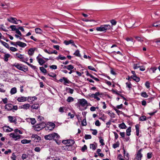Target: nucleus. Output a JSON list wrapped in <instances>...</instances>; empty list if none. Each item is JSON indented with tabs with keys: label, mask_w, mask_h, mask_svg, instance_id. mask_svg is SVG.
Masks as SVG:
<instances>
[{
	"label": "nucleus",
	"mask_w": 160,
	"mask_h": 160,
	"mask_svg": "<svg viewBox=\"0 0 160 160\" xmlns=\"http://www.w3.org/2000/svg\"><path fill=\"white\" fill-rule=\"evenodd\" d=\"M16 55L17 57L20 59V61L22 62L26 63V62H27L26 61L28 60V58H25L23 55H22L18 53H16Z\"/></svg>",
	"instance_id": "3"
},
{
	"label": "nucleus",
	"mask_w": 160,
	"mask_h": 160,
	"mask_svg": "<svg viewBox=\"0 0 160 160\" xmlns=\"http://www.w3.org/2000/svg\"><path fill=\"white\" fill-rule=\"evenodd\" d=\"M44 128H45V129L46 131H52L53 129L52 128L50 127L48 125H47L45 126L44 125Z\"/></svg>",
	"instance_id": "25"
},
{
	"label": "nucleus",
	"mask_w": 160,
	"mask_h": 160,
	"mask_svg": "<svg viewBox=\"0 0 160 160\" xmlns=\"http://www.w3.org/2000/svg\"><path fill=\"white\" fill-rule=\"evenodd\" d=\"M3 130L7 132H10L11 131H13V129L11 128H9V129L8 128H6V127H3Z\"/></svg>",
	"instance_id": "30"
},
{
	"label": "nucleus",
	"mask_w": 160,
	"mask_h": 160,
	"mask_svg": "<svg viewBox=\"0 0 160 160\" xmlns=\"http://www.w3.org/2000/svg\"><path fill=\"white\" fill-rule=\"evenodd\" d=\"M78 102L83 107L87 105L88 104L87 101L85 99L83 98L78 100Z\"/></svg>",
	"instance_id": "6"
},
{
	"label": "nucleus",
	"mask_w": 160,
	"mask_h": 160,
	"mask_svg": "<svg viewBox=\"0 0 160 160\" xmlns=\"http://www.w3.org/2000/svg\"><path fill=\"white\" fill-rule=\"evenodd\" d=\"M126 40L128 42H130L132 44H133L134 42L133 41V39H132V38H126Z\"/></svg>",
	"instance_id": "44"
},
{
	"label": "nucleus",
	"mask_w": 160,
	"mask_h": 160,
	"mask_svg": "<svg viewBox=\"0 0 160 160\" xmlns=\"http://www.w3.org/2000/svg\"><path fill=\"white\" fill-rule=\"evenodd\" d=\"M48 125H49L50 127L54 129L55 127V125L54 123L52 122H49V124H48Z\"/></svg>",
	"instance_id": "45"
},
{
	"label": "nucleus",
	"mask_w": 160,
	"mask_h": 160,
	"mask_svg": "<svg viewBox=\"0 0 160 160\" xmlns=\"http://www.w3.org/2000/svg\"><path fill=\"white\" fill-rule=\"evenodd\" d=\"M67 90H68V92L71 94L73 93V91H74V90L73 89H71L70 88H68Z\"/></svg>",
	"instance_id": "58"
},
{
	"label": "nucleus",
	"mask_w": 160,
	"mask_h": 160,
	"mask_svg": "<svg viewBox=\"0 0 160 160\" xmlns=\"http://www.w3.org/2000/svg\"><path fill=\"white\" fill-rule=\"evenodd\" d=\"M127 87H128L129 88H131L132 84L130 82H127L126 83Z\"/></svg>",
	"instance_id": "57"
},
{
	"label": "nucleus",
	"mask_w": 160,
	"mask_h": 160,
	"mask_svg": "<svg viewBox=\"0 0 160 160\" xmlns=\"http://www.w3.org/2000/svg\"><path fill=\"white\" fill-rule=\"evenodd\" d=\"M31 142V140H28L27 139H23L21 141V142L23 144L29 143Z\"/></svg>",
	"instance_id": "35"
},
{
	"label": "nucleus",
	"mask_w": 160,
	"mask_h": 160,
	"mask_svg": "<svg viewBox=\"0 0 160 160\" xmlns=\"http://www.w3.org/2000/svg\"><path fill=\"white\" fill-rule=\"evenodd\" d=\"M32 140L34 142H37L40 140L41 138L38 135L35 134H33L31 136Z\"/></svg>",
	"instance_id": "7"
},
{
	"label": "nucleus",
	"mask_w": 160,
	"mask_h": 160,
	"mask_svg": "<svg viewBox=\"0 0 160 160\" xmlns=\"http://www.w3.org/2000/svg\"><path fill=\"white\" fill-rule=\"evenodd\" d=\"M0 6H1L2 7H4L3 8L4 9L7 8L8 7V6L7 5V4L6 3H0Z\"/></svg>",
	"instance_id": "55"
},
{
	"label": "nucleus",
	"mask_w": 160,
	"mask_h": 160,
	"mask_svg": "<svg viewBox=\"0 0 160 160\" xmlns=\"http://www.w3.org/2000/svg\"><path fill=\"white\" fill-rule=\"evenodd\" d=\"M90 148L92 149L93 150H94L96 149V147L93 144H90Z\"/></svg>",
	"instance_id": "48"
},
{
	"label": "nucleus",
	"mask_w": 160,
	"mask_h": 160,
	"mask_svg": "<svg viewBox=\"0 0 160 160\" xmlns=\"http://www.w3.org/2000/svg\"><path fill=\"white\" fill-rule=\"evenodd\" d=\"M64 43L66 45H68L70 44H73L74 41L72 40H70L69 41L66 40L64 41Z\"/></svg>",
	"instance_id": "31"
},
{
	"label": "nucleus",
	"mask_w": 160,
	"mask_h": 160,
	"mask_svg": "<svg viewBox=\"0 0 160 160\" xmlns=\"http://www.w3.org/2000/svg\"><path fill=\"white\" fill-rule=\"evenodd\" d=\"M68 145L71 146H72L75 143L74 140L72 139H68Z\"/></svg>",
	"instance_id": "28"
},
{
	"label": "nucleus",
	"mask_w": 160,
	"mask_h": 160,
	"mask_svg": "<svg viewBox=\"0 0 160 160\" xmlns=\"http://www.w3.org/2000/svg\"><path fill=\"white\" fill-rule=\"evenodd\" d=\"M131 131V127H129L126 130V133L127 135L129 136L131 135L130 132Z\"/></svg>",
	"instance_id": "33"
},
{
	"label": "nucleus",
	"mask_w": 160,
	"mask_h": 160,
	"mask_svg": "<svg viewBox=\"0 0 160 160\" xmlns=\"http://www.w3.org/2000/svg\"><path fill=\"white\" fill-rule=\"evenodd\" d=\"M52 139H54L56 142L59 145L60 143V141L58 140L60 137L59 135L56 133H52Z\"/></svg>",
	"instance_id": "2"
},
{
	"label": "nucleus",
	"mask_w": 160,
	"mask_h": 160,
	"mask_svg": "<svg viewBox=\"0 0 160 160\" xmlns=\"http://www.w3.org/2000/svg\"><path fill=\"white\" fill-rule=\"evenodd\" d=\"M35 49L33 48H31L29 49L28 53L29 55H32L34 52Z\"/></svg>",
	"instance_id": "26"
},
{
	"label": "nucleus",
	"mask_w": 160,
	"mask_h": 160,
	"mask_svg": "<svg viewBox=\"0 0 160 160\" xmlns=\"http://www.w3.org/2000/svg\"><path fill=\"white\" fill-rule=\"evenodd\" d=\"M109 115L112 118H114L115 117V114L113 113H110V112H108Z\"/></svg>",
	"instance_id": "62"
},
{
	"label": "nucleus",
	"mask_w": 160,
	"mask_h": 160,
	"mask_svg": "<svg viewBox=\"0 0 160 160\" xmlns=\"http://www.w3.org/2000/svg\"><path fill=\"white\" fill-rule=\"evenodd\" d=\"M16 47H17V46H18L22 48H24L27 46V44L26 43L20 41L16 42Z\"/></svg>",
	"instance_id": "14"
},
{
	"label": "nucleus",
	"mask_w": 160,
	"mask_h": 160,
	"mask_svg": "<svg viewBox=\"0 0 160 160\" xmlns=\"http://www.w3.org/2000/svg\"><path fill=\"white\" fill-rule=\"evenodd\" d=\"M28 100L27 97L21 96L18 98L17 100L19 102H24Z\"/></svg>",
	"instance_id": "11"
},
{
	"label": "nucleus",
	"mask_w": 160,
	"mask_h": 160,
	"mask_svg": "<svg viewBox=\"0 0 160 160\" xmlns=\"http://www.w3.org/2000/svg\"><path fill=\"white\" fill-rule=\"evenodd\" d=\"M10 50L12 52H16L18 51V49L13 47H11L10 48Z\"/></svg>",
	"instance_id": "51"
},
{
	"label": "nucleus",
	"mask_w": 160,
	"mask_h": 160,
	"mask_svg": "<svg viewBox=\"0 0 160 160\" xmlns=\"http://www.w3.org/2000/svg\"><path fill=\"white\" fill-rule=\"evenodd\" d=\"M40 71L43 73H46L47 72V70L45 69L43 67H40Z\"/></svg>",
	"instance_id": "42"
},
{
	"label": "nucleus",
	"mask_w": 160,
	"mask_h": 160,
	"mask_svg": "<svg viewBox=\"0 0 160 160\" xmlns=\"http://www.w3.org/2000/svg\"><path fill=\"white\" fill-rule=\"evenodd\" d=\"M10 55L9 54L7 53L4 54L3 59L5 62H7L8 60V58L10 57Z\"/></svg>",
	"instance_id": "23"
},
{
	"label": "nucleus",
	"mask_w": 160,
	"mask_h": 160,
	"mask_svg": "<svg viewBox=\"0 0 160 160\" xmlns=\"http://www.w3.org/2000/svg\"><path fill=\"white\" fill-rule=\"evenodd\" d=\"M36 58L38 63L40 65H42L45 63V61L42 58H39L38 56Z\"/></svg>",
	"instance_id": "18"
},
{
	"label": "nucleus",
	"mask_w": 160,
	"mask_h": 160,
	"mask_svg": "<svg viewBox=\"0 0 160 160\" xmlns=\"http://www.w3.org/2000/svg\"><path fill=\"white\" fill-rule=\"evenodd\" d=\"M111 28V26L109 24H105L101 25L100 27H97L96 30L98 31L104 32L109 30Z\"/></svg>",
	"instance_id": "1"
},
{
	"label": "nucleus",
	"mask_w": 160,
	"mask_h": 160,
	"mask_svg": "<svg viewBox=\"0 0 160 160\" xmlns=\"http://www.w3.org/2000/svg\"><path fill=\"white\" fill-rule=\"evenodd\" d=\"M10 136L11 137L15 139V140L19 139L20 138V135H16L13 133H11L10 134Z\"/></svg>",
	"instance_id": "17"
},
{
	"label": "nucleus",
	"mask_w": 160,
	"mask_h": 160,
	"mask_svg": "<svg viewBox=\"0 0 160 160\" xmlns=\"http://www.w3.org/2000/svg\"><path fill=\"white\" fill-rule=\"evenodd\" d=\"M52 133L44 136V138L46 140H51L52 139Z\"/></svg>",
	"instance_id": "20"
},
{
	"label": "nucleus",
	"mask_w": 160,
	"mask_h": 160,
	"mask_svg": "<svg viewBox=\"0 0 160 160\" xmlns=\"http://www.w3.org/2000/svg\"><path fill=\"white\" fill-rule=\"evenodd\" d=\"M39 107V105L38 103H36L31 106V108L32 109H37Z\"/></svg>",
	"instance_id": "19"
},
{
	"label": "nucleus",
	"mask_w": 160,
	"mask_h": 160,
	"mask_svg": "<svg viewBox=\"0 0 160 160\" xmlns=\"http://www.w3.org/2000/svg\"><path fill=\"white\" fill-rule=\"evenodd\" d=\"M17 92V88L15 87H14L11 88L10 93L11 95H13L16 93Z\"/></svg>",
	"instance_id": "24"
},
{
	"label": "nucleus",
	"mask_w": 160,
	"mask_h": 160,
	"mask_svg": "<svg viewBox=\"0 0 160 160\" xmlns=\"http://www.w3.org/2000/svg\"><path fill=\"white\" fill-rule=\"evenodd\" d=\"M82 125L83 126H85L87 125V123L86 122V119H84L82 121Z\"/></svg>",
	"instance_id": "60"
},
{
	"label": "nucleus",
	"mask_w": 160,
	"mask_h": 160,
	"mask_svg": "<svg viewBox=\"0 0 160 160\" xmlns=\"http://www.w3.org/2000/svg\"><path fill=\"white\" fill-rule=\"evenodd\" d=\"M92 138V137L90 135L86 134L85 135L84 138L85 139H90Z\"/></svg>",
	"instance_id": "52"
},
{
	"label": "nucleus",
	"mask_w": 160,
	"mask_h": 160,
	"mask_svg": "<svg viewBox=\"0 0 160 160\" xmlns=\"http://www.w3.org/2000/svg\"><path fill=\"white\" fill-rule=\"evenodd\" d=\"M44 128V125L43 123H40L35 125L34 127V129L35 130L37 131H39Z\"/></svg>",
	"instance_id": "4"
},
{
	"label": "nucleus",
	"mask_w": 160,
	"mask_h": 160,
	"mask_svg": "<svg viewBox=\"0 0 160 160\" xmlns=\"http://www.w3.org/2000/svg\"><path fill=\"white\" fill-rule=\"evenodd\" d=\"M139 63L134 64L133 65V68L134 69H137L138 68L140 67V66H139Z\"/></svg>",
	"instance_id": "49"
},
{
	"label": "nucleus",
	"mask_w": 160,
	"mask_h": 160,
	"mask_svg": "<svg viewBox=\"0 0 160 160\" xmlns=\"http://www.w3.org/2000/svg\"><path fill=\"white\" fill-rule=\"evenodd\" d=\"M20 36H22V34L21 32L19 31L18 28H17L15 31Z\"/></svg>",
	"instance_id": "63"
},
{
	"label": "nucleus",
	"mask_w": 160,
	"mask_h": 160,
	"mask_svg": "<svg viewBox=\"0 0 160 160\" xmlns=\"http://www.w3.org/2000/svg\"><path fill=\"white\" fill-rule=\"evenodd\" d=\"M64 149L65 150L71 151L72 149V146L67 145L63 147Z\"/></svg>",
	"instance_id": "22"
},
{
	"label": "nucleus",
	"mask_w": 160,
	"mask_h": 160,
	"mask_svg": "<svg viewBox=\"0 0 160 160\" xmlns=\"http://www.w3.org/2000/svg\"><path fill=\"white\" fill-rule=\"evenodd\" d=\"M91 131H92L93 132H92V133L93 135H96L97 133V131L96 129H90Z\"/></svg>",
	"instance_id": "53"
},
{
	"label": "nucleus",
	"mask_w": 160,
	"mask_h": 160,
	"mask_svg": "<svg viewBox=\"0 0 160 160\" xmlns=\"http://www.w3.org/2000/svg\"><path fill=\"white\" fill-rule=\"evenodd\" d=\"M12 66H15L18 69H19L20 70H22V64H19L18 63H15L13 64H12Z\"/></svg>",
	"instance_id": "15"
},
{
	"label": "nucleus",
	"mask_w": 160,
	"mask_h": 160,
	"mask_svg": "<svg viewBox=\"0 0 160 160\" xmlns=\"http://www.w3.org/2000/svg\"><path fill=\"white\" fill-rule=\"evenodd\" d=\"M130 78L134 80L137 82H139L140 80V78L138 77H137L136 75L131 76Z\"/></svg>",
	"instance_id": "21"
},
{
	"label": "nucleus",
	"mask_w": 160,
	"mask_h": 160,
	"mask_svg": "<svg viewBox=\"0 0 160 160\" xmlns=\"http://www.w3.org/2000/svg\"><path fill=\"white\" fill-rule=\"evenodd\" d=\"M35 32L37 33L41 34L42 31L40 28H37L35 29Z\"/></svg>",
	"instance_id": "34"
},
{
	"label": "nucleus",
	"mask_w": 160,
	"mask_h": 160,
	"mask_svg": "<svg viewBox=\"0 0 160 160\" xmlns=\"http://www.w3.org/2000/svg\"><path fill=\"white\" fill-rule=\"evenodd\" d=\"M73 54L77 57H81V55L80 54L79 51L78 50H76V52L74 53Z\"/></svg>",
	"instance_id": "40"
},
{
	"label": "nucleus",
	"mask_w": 160,
	"mask_h": 160,
	"mask_svg": "<svg viewBox=\"0 0 160 160\" xmlns=\"http://www.w3.org/2000/svg\"><path fill=\"white\" fill-rule=\"evenodd\" d=\"M8 119L9 121L11 123H16L17 119L15 117L11 116H8Z\"/></svg>",
	"instance_id": "10"
},
{
	"label": "nucleus",
	"mask_w": 160,
	"mask_h": 160,
	"mask_svg": "<svg viewBox=\"0 0 160 160\" xmlns=\"http://www.w3.org/2000/svg\"><path fill=\"white\" fill-rule=\"evenodd\" d=\"M65 108L64 107H60L59 109V112H64V109H65Z\"/></svg>",
	"instance_id": "56"
},
{
	"label": "nucleus",
	"mask_w": 160,
	"mask_h": 160,
	"mask_svg": "<svg viewBox=\"0 0 160 160\" xmlns=\"http://www.w3.org/2000/svg\"><path fill=\"white\" fill-rule=\"evenodd\" d=\"M88 68L90 70L96 71V70L95 68H94V67H93L92 66H89L88 67Z\"/></svg>",
	"instance_id": "59"
},
{
	"label": "nucleus",
	"mask_w": 160,
	"mask_h": 160,
	"mask_svg": "<svg viewBox=\"0 0 160 160\" xmlns=\"http://www.w3.org/2000/svg\"><path fill=\"white\" fill-rule=\"evenodd\" d=\"M141 95L142 97L144 98H147L148 96V95H147V93L145 92H142L141 93Z\"/></svg>",
	"instance_id": "46"
},
{
	"label": "nucleus",
	"mask_w": 160,
	"mask_h": 160,
	"mask_svg": "<svg viewBox=\"0 0 160 160\" xmlns=\"http://www.w3.org/2000/svg\"><path fill=\"white\" fill-rule=\"evenodd\" d=\"M12 105L11 103L6 104L5 106V108L8 111L12 110Z\"/></svg>",
	"instance_id": "13"
},
{
	"label": "nucleus",
	"mask_w": 160,
	"mask_h": 160,
	"mask_svg": "<svg viewBox=\"0 0 160 160\" xmlns=\"http://www.w3.org/2000/svg\"><path fill=\"white\" fill-rule=\"evenodd\" d=\"M100 94L99 92H97L95 94H91L90 96L91 98H93L94 99H96L98 101H99L100 100V98L98 96L100 95Z\"/></svg>",
	"instance_id": "8"
},
{
	"label": "nucleus",
	"mask_w": 160,
	"mask_h": 160,
	"mask_svg": "<svg viewBox=\"0 0 160 160\" xmlns=\"http://www.w3.org/2000/svg\"><path fill=\"white\" fill-rule=\"evenodd\" d=\"M0 42H1V43L5 47H6L7 48H9V46L8 43L2 40H1Z\"/></svg>",
	"instance_id": "29"
},
{
	"label": "nucleus",
	"mask_w": 160,
	"mask_h": 160,
	"mask_svg": "<svg viewBox=\"0 0 160 160\" xmlns=\"http://www.w3.org/2000/svg\"><path fill=\"white\" fill-rule=\"evenodd\" d=\"M140 119L141 121H145L146 120V117L145 116H143L140 118Z\"/></svg>",
	"instance_id": "61"
},
{
	"label": "nucleus",
	"mask_w": 160,
	"mask_h": 160,
	"mask_svg": "<svg viewBox=\"0 0 160 160\" xmlns=\"http://www.w3.org/2000/svg\"><path fill=\"white\" fill-rule=\"evenodd\" d=\"M59 81L61 82H62L63 81H64V84L66 85V83H69L70 82L68 80L67 78L63 77L62 78H61L59 80Z\"/></svg>",
	"instance_id": "16"
},
{
	"label": "nucleus",
	"mask_w": 160,
	"mask_h": 160,
	"mask_svg": "<svg viewBox=\"0 0 160 160\" xmlns=\"http://www.w3.org/2000/svg\"><path fill=\"white\" fill-rule=\"evenodd\" d=\"M118 125V127L121 129H125L127 128L124 122H122Z\"/></svg>",
	"instance_id": "32"
},
{
	"label": "nucleus",
	"mask_w": 160,
	"mask_h": 160,
	"mask_svg": "<svg viewBox=\"0 0 160 160\" xmlns=\"http://www.w3.org/2000/svg\"><path fill=\"white\" fill-rule=\"evenodd\" d=\"M23 67L22 66V70H21L22 71H23L24 72H26L28 70V67L27 66H25L23 65Z\"/></svg>",
	"instance_id": "50"
},
{
	"label": "nucleus",
	"mask_w": 160,
	"mask_h": 160,
	"mask_svg": "<svg viewBox=\"0 0 160 160\" xmlns=\"http://www.w3.org/2000/svg\"><path fill=\"white\" fill-rule=\"evenodd\" d=\"M66 101L67 102H73L74 101V99L72 97L69 96L68 97Z\"/></svg>",
	"instance_id": "37"
},
{
	"label": "nucleus",
	"mask_w": 160,
	"mask_h": 160,
	"mask_svg": "<svg viewBox=\"0 0 160 160\" xmlns=\"http://www.w3.org/2000/svg\"><path fill=\"white\" fill-rule=\"evenodd\" d=\"M73 68L74 67L71 65H69L68 66L67 69L68 70H71L72 69H73Z\"/></svg>",
	"instance_id": "54"
},
{
	"label": "nucleus",
	"mask_w": 160,
	"mask_h": 160,
	"mask_svg": "<svg viewBox=\"0 0 160 160\" xmlns=\"http://www.w3.org/2000/svg\"><path fill=\"white\" fill-rule=\"evenodd\" d=\"M10 28L12 29V31H15L17 28H16V26L12 25L10 26Z\"/></svg>",
	"instance_id": "47"
},
{
	"label": "nucleus",
	"mask_w": 160,
	"mask_h": 160,
	"mask_svg": "<svg viewBox=\"0 0 160 160\" xmlns=\"http://www.w3.org/2000/svg\"><path fill=\"white\" fill-rule=\"evenodd\" d=\"M135 128L136 129V135L138 136L139 134V127L138 125L137 124L135 125Z\"/></svg>",
	"instance_id": "38"
},
{
	"label": "nucleus",
	"mask_w": 160,
	"mask_h": 160,
	"mask_svg": "<svg viewBox=\"0 0 160 160\" xmlns=\"http://www.w3.org/2000/svg\"><path fill=\"white\" fill-rule=\"evenodd\" d=\"M0 29H2V31H7L5 27L3 25H0Z\"/></svg>",
	"instance_id": "43"
},
{
	"label": "nucleus",
	"mask_w": 160,
	"mask_h": 160,
	"mask_svg": "<svg viewBox=\"0 0 160 160\" xmlns=\"http://www.w3.org/2000/svg\"><path fill=\"white\" fill-rule=\"evenodd\" d=\"M7 20L9 22L13 24H18L17 22L18 20L16 19V18H15L10 17L8 18Z\"/></svg>",
	"instance_id": "5"
},
{
	"label": "nucleus",
	"mask_w": 160,
	"mask_h": 160,
	"mask_svg": "<svg viewBox=\"0 0 160 160\" xmlns=\"http://www.w3.org/2000/svg\"><path fill=\"white\" fill-rule=\"evenodd\" d=\"M26 63L29 66H30L31 68H32V69H33L34 70H35L37 69L36 66H33V65L27 62H26Z\"/></svg>",
	"instance_id": "41"
},
{
	"label": "nucleus",
	"mask_w": 160,
	"mask_h": 160,
	"mask_svg": "<svg viewBox=\"0 0 160 160\" xmlns=\"http://www.w3.org/2000/svg\"><path fill=\"white\" fill-rule=\"evenodd\" d=\"M16 156L14 153H12L11 158L12 160H16Z\"/></svg>",
	"instance_id": "64"
},
{
	"label": "nucleus",
	"mask_w": 160,
	"mask_h": 160,
	"mask_svg": "<svg viewBox=\"0 0 160 160\" xmlns=\"http://www.w3.org/2000/svg\"><path fill=\"white\" fill-rule=\"evenodd\" d=\"M135 38L138 41L142 42L144 41V38H141L139 37H135Z\"/></svg>",
	"instance_id": "39"
},
{
	"label": "nucleus",
	"mask_w": 160,
	"mask_h": 160,
	"mask_svg": "<svg viewBox=\"0 0 160 160\" xmlns=\"http://www.w3.org/2000/svg\"><path fill=\"white\" fill-rule=\"evenodd\" d=\"M27 99H28V102H30V100H31V101L32 102L33 101H34V100H36L37 99V98L35 96L34 97H27Z\"/></svg>",
	"instance_id": "27"
},
{
	"label": "nucleus",
	"mask_w": 160,
	"mask_h": 160,
	"mask_svg": "<svg viewBox=\"0 0 160 160\" xmlns=\"http://www.w3.org/2000/svg\"><path fill=\"white\" fill-rule=\"evenodd\" d=\"M152 26L155 27H160V21H158L153 23Z\"/></svg>",
	"instance_id": "36"
},
{
	"label": "nucleus",
	"mask_w": 160,
	"mask_h": 160,
	"mask_svg": "<svg viewBox=\"0 0 160 160\" xmlns=\"http://www.w3.org/2000/svg\"><path fill=\"white\" fill-rule=\"evenodd\" d=\"M142 150V149H141L140 150H139L137 152L136 158L138 160H141V158L142 157V154L141 153Z\"/></svg>",
	"instance_id": "9"
},
{
	"label": "nucleus",
	"mask_w": 160,
	"mask_h": 160,
	"mask_svg": "<svg viewBox=\"0 0 160 160\" xmlns=\"http://www.w3.org/2000/svg\"><path fill=\"white\" fill-rule=\"evenodd\" d=\"M30 107L31 106L28 103H27L24 104L20 106V108L27 110L29 109Z\"/></svg>",
	"instance_id": "12"
}]
</instances>
